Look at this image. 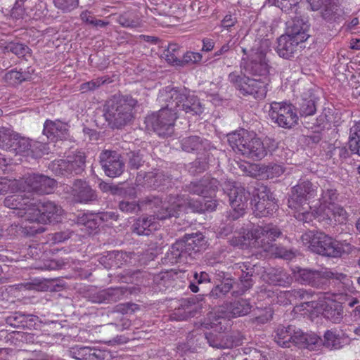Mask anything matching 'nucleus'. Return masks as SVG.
<instances>
[{
	"instance_id": "15",
	"label": "nucleus",
	"mask_w": 360,
	"mask_h": 360,
	"mask_svg": "<svg viewBox=\"0 0 360 360\" xmlns=\"http://www.w3.org/2000/svg\"><path fill=\"white\" fill-rule=\"evenodd\" d=\"M251 205L253 213L257 217H267L272 214L277 209L273 194L266 186L263 185L256 189Z\"/></svg>"
},
{
	"instance_id": "45",
	"label": "nucleus",
	"mask_w": 360,
	"mask_h": 360,
	"mask_svg": "<svg viewBox=\"0 0 360 360\" xmlns=\"http://www.w3.org/2000/svg\"><path fill=\"white\" fill-rule=\"evenodd\" d=\"M300 337H298L299 341L297 342V346L299 347L313 349L314 347L319 346L322 344L323 339L316 334L304 333L300 329Z\"/></svg>"
},
{
	"instance_id": "58",
	"label": "nucleus",
	"mask_w": 360,
	"mask_h": 360,
	"mask_svg": "<svg viewBox=\"0 0 360 360\" xmlns=\"http://www.w3.org/2000/svg\"><path fill=\"white\" fill-rule=\"evenodd\" d=\"M127 156L128 158V166L130 169H138L145 162L140 150L129 151L127 153Z\"/></svg>"
},
{
	"instance_id": "59",
	"label": "nucleus",
	"mask_w": 360,
	"mask_h": 360,
	"mask_svg": "<svg viewBox=\"0 0 360 360\" xmlns=\"http://www.w3.org/2000/svg\"><path fill=\"white\" fill-rule=\"evenodd\" d=\"M48 150L49 148L46 144L39 141H30V147L27 156H30L33 158H39L44 154H47Z\"/></svg>"
},
{
	"instance_id": "18",
	"label": "nucleus",
	"mask_w": 360,
	"mask_h": 360,
	"mask_svg": "<svg viewBox=\"0 0 360 360\" xmlns=\"http://www.w3.org/2000/svg\"><path fill=\"white\" fill-rule=\"evenodd\" d=\"M331 275L326 269H312L299 268L296 273L297 281L305 285L319 289H326L327 278Z\"/></svg>"
},
{
	"instance_id": "1",
	"label": "nucleus",
	"mask_w": 360,
	"mask_h": 360,
	"mask_svg": "<svg viewBox=\"0 0 360 360\" xmlns=\"http://www.w3.org/2000/svg\"><path fill=\"white\" fill-rule=\"evenodd\" d=\"M301 238L312 252L330 258L349 255L354 248L347 240H338L324 232L316 230L305 232Z\"/></svg>"
},
{
	"instance_id": "19",
	"label": "nucleus",
	"mask_w": 360,
	"mask_h": 360,
	"mask_svg": "<svg viewBox=\"0 0 360 360\" xmlns=\"http://www.w3.org/2000/svg\"><path fill=\"white\" fill-rule=\"evenodd\" d=\"M127 292V287L108 288L89 292L87 298L92 303L112 304L124 299Z\"/></svg>"
},
{
	"instance_id": "8",
	"label": "nucleus",
	"mask_w": 360,
	"mask_h": 360,
	"mask_svg": "<svg viewBox=\"0 0 360 360\" xmlns=\"http://www.w3.org/2000/svg\"><path fill=\"white\" fill-rule=\"evenodd\" d=\"M165 103V106L147 116L145 121L148 127H152L158 136L162 137L171 136L174 133V122L177 118L176 112L169 108L167 103Z\"/></svg>"
},
{
	"instance_id": "30",
	"label": "nucleus",
	"mask_w": 360,
	"mask_h": 360,
	"mask_svg": "<svg viewBox=\"0 0 360 360\" xmlns=\"http://www.w3.org/2000/svg\"><path fill=\"white\" fill-rule=\"evenodd\" d=\"M72 194L77 201L88 202L96 199V192L84 181L77 179L72 187Z\"/></svg>"
},
{
	"instance_id": "44",
	"label": "nucleus",
	"mask_w": 360,
	"mask_h": 360,
	"mask_svg": "<svg viewBox=\"0 0 360 360\" xmlns=\"http://www.w3.org/2000/svg\"><path fill=\"white\" fill-rule=\"evenodd\" d=\"M226 321V319L219 313L210 312L207 314V318L202 326L205 328H213L215 331H221L226 329L224 324Z\"/></svg>"
},
{
	"instance_id": "52",
	"label": "nucleus",
	"mask_w": 360,
	"mask_h": 360,
	"mask_svg": "<svg viewBox=\"0 0 360 360\" xmlns=\"http://www.w3.org/2000/svg\"><path fill=\"white\" fill-rule=\"evenodd\" d=\"M339 193L338 191L333 187H326L322 190L321 196L320 198L321 205L319 207H323L326 208L327 205L335 204V201L338 198Z\"/></svg>"
},
{
	"instance_id": "2",
	"label": "nucleus",
	"mask_w": 360,
	"mask_h": 360,
	"mask_svg": "<svg viewBox=\"0 0 360 360\" xmlns=\"http://www.w3.org/2000/svg\"><path fill=\"white\" fill-rule=\"evenodd\" d=\"M138 101L130 95L113 96L104 105V116L112 129H122L134 118Z\"/></svg>"
},
{
	"instance_id": "21",
	"label": "nucleus",
	"mask_w": 360,
	"mask_h": 360,
	"mask_svg": "<svg viewBox=\"0 0 360 360\" xmlns=\"http://www.w3.org/2000/svg\"><path fill=\"white\" fill-rule=\"evenodd\" d=\"M348 217L349 214L345 209L337 203L327 205L326 208L319 207L316 211V218L327 224H330L333 219L339 224H346Z\"/></svg>"
},
{
	"instance_id": "6",
	"label": "nucleus",
	"mask_w": 360,
	"mask_h": 360,
	"mask_svg": "<svg viewBox=\"0 0 360 360\" xmlns=\"http://www.w3.org/2000/svg\"><path fill=\"white\" fill-rule=\"evenodd\" d=\"M229 82L243 96H251L255 99H264L267 93V77L252 78L242 72H232L228 75Z\"/></svg>"
},
{
	"instance_id": "39",
	"label": "nucleus",
	"mask_w": 360,
	"mask_h": 360,
	"mask_svg": "<svg viewBox=\"0 0 360 360\" xmlns=\"http://www.w3.org/2000/svg\"><path fill=\"white\" fill-rule=\"evenodd\" d=\"M252 305L248 300L239 299L229 304L228 307L229 317L244 316L251 311Z\"/></svg>"
},
{
	"instance_id": "28",
	"label": "nucleus",
	"mask_w": 360,
	"mask_h": 360,
	"mask_svg": "<svg viewBox=\"0 0 360 360\" xmlns=\"http://www.w3.org/2000/svg\"><path fill=\"white\" fill-rule=\"evenodd\" d=\"M262 269L261 266L256 264L249 272L246 271L245 274H240L238 281L236 282V290L233 291V295H243L250 290L255 283V278L262 272Z\"/></svg>"
},
{
	"instance_id": "56",
	"label": "nucleus",
	"mask_w": 360,
	"mask_h": 360,
	"mask_svg": "<svg viewBox=\"0 0 360 360\" xmlns=\"http://www.w3.org/2000/svg\"><path fill=\"white\" fill-rule=\"evenodd\" d=\"M152 278L153 283L158 286L160 290L164 288H168L172 283V274L168 271H162L155 275L149 276Z\"/></svg>"
},
{
	"instance_id": "47",
	"label": "nucleus",
	"mask_w": 360,
	"mask_h": 360,
	"mask_svg": "<svg viewBox=\"0 0 360 360\" xmlns=\"http://www.w3.org/2000/svg\"><path fill=\"white\" fill-rule=\"evenodd\" d=\"M274 311L271 307H257L253 310L250 321L252 323L264 324L271 320Z\"/></svg>"
},
{
	"instance_id": "61",
	"label": "nucleus",
	"mask_w": 360,
	"mask_h": 360,
	"mask_svg": "<svg viewBox=\"0 0 360 360\" xmlns=\"http://www.w3.org/2000/svg\"><path fill=\"white\" fill-rule=\"evenodd\" d=\"M328 348L338 349L340 347V340L339 335L331 330H327L324 335L322 344Z\"/></svg>"
},
{
	"instance_id": "35",
	"label": "nucleus",
	"mask_w": 360,
	"mask_h": 360,
	"mask_svg": "<svg viewBox=\"0 0 360 360\" xmlns=\"http://www.w3.org/2000/svg\"><path fill=\"white\" fill-rule=\"evenodd\" d=\"M323 316L334 323H340L343 318L342 304L335 300L326 302L323 308Z\"/></svg>"
},
{
	"instance_id": "37",
	"label": "nucleus",
	"mask_w": 360,
	"mask_h": 360,
	"mask_svg": "<svg viewBox=\"0 0 360 360\" xmlns=\"http://www.w3.org/2000/svg\"><path fill=\"white\" fill-rule=\"evenodd\" d=\"M267 282L274 285L288 286L292 283V277L282 269H270L266 273L265 278Z\"/></svg>"
},
{
	"instance_id": "25",
	"label": "nucleus",
	"mask_w": 360,
	"mask_h": 360,
	"mask_svg": "<svg viewBox=\"0 0 360 360\" xmlns=\"http://www.w3.org/2000/svg\"><path fill=\"white\" fill-rule=\"evenodd\" d=\"M301 44L299 41H295L293 37L284 34L277 39L275 50L279 57L291 60L297 54L298 47Z\"/></svg>"
},
{
	"instance_id": "32",
	"label": "nucleus",
	"mask_w": 360,
	"mask_h": 360,
	"mask_svg": "<svg viewBox=\"0 0 360 360\" xmlns=\"http://www.w3.org/2000/svg\"><path fill=\"white\" fill-rule=\"evenodd\" d=\"M6 323L14 328L32 329L36 325V316L15 311L8 316Z\"/></svg>"
},
{
	"instance_id": "9",
	"label": "nucleus",
	"mask_w": 360,
	"mask_h": 360,
	"mask_svg": "<svg viewBox=\"0 0 360 360\" xmlns=\"http://www.w3.org/2000/svg\"><path fill=\"white\" fill-rule=\"evenodd\" d=\"M317 189L318 185L316 183L314 184L307 179H300L297 184L292 188V193L288 200L289 207L301 212L304 210L302 204L305 203L309 199L314 198L316 195ZM302 214L303 215V219H305L307 221L309 219L311 220V214L302 212Z\"/></svg>"
},
{
	"instance_id": "46",
	"label": "nucleus",
	"mask_w": 360,
	"mask_h": 360,
	"mask_svg": "<svg viewBox=\"0 0 360 360\" xmlns=\"http://www.w3.org/2000/svg\"><path fill=\"white\" fill-rule=\"evenodd\" d=\"M16 140H13L11 148L8 151L27 156L29 148L30 147V140L20 136L17 133Z\"/></svg>"
},
{
	"instance_id": "54",
	"label": "nucleus",
	"mask_w": 360,
	"mask_h": 360,
	"mask_svg": "<svg viewBox=\"0 0 360 360\" xmlns=\"http://www.w3.org/2000/svg\"><path fill=\"white\" fill-rule=\"evenodd\" d=\"M4 51L8 53H12L19 58L25 57L30 53V49L21 43L11 41L4 46Z\"/></svg>"
},
{
	"instance_id": "48",
	"label": "nucleus",
	"mask_w": 360,
	"mask_h": 360,
	"mask_svg": "<svg viewBox=\"0 0 360 360\" xmlns=\"http://www.w3.org/2000/svg\"><path fill=\"white\" fill-rule=\"evenodd\" d=\"M17 133L11 127H0V149L8 150L13 140H16Z\"/></svg>"
},
{
	"instance_id": "29",
	"label": "nucleus",
	"mask_w": 360,
	"mask_h": 360,
	"mask_svg": "<svg viewBox=\"0 0 360 360\" xmlns=\"http://www.w3.org/2000/svg\"><path fill=\"white\" fill-rule=\"evenodd\" d=\"M309 24L308 21L300 17H295L288 26L285 34L293 37L295 41L304 43L309 37Z\"/></svg>"
},
{
	"instance_id": "33",
	"label": "nucleus",
	"mask_w": 360,
	"mask_h": 360,
	"mask_svg": "<svg viewBox=\"0 0 360 360\" xmlns=\"http://www.w3.org/2000/svg\"><path fill=\"white\" fill-rule=\"evenodd\" d=\"M138 309V305L131 302L119 304L115 307L113 311L110 313L112 318L119 319L121 323H117L122 329H129L131 326V321L124 316L129 312H134Z\"/></svg>"
},
{
	"instance_id": "60",
	"label": "nucleus",
	"mask_w": 360,
	"mask_h": 360,
	"mask_svg": "<svg viewBox=\"0 0 360 360\" xmlns=\"http://www.w3.org/2000/svg\"><path fill=\"white\" fill-rule=\"evenodd\" d=\"M118 207L120 211L127 214H138L141 211V206L139 205V200L129 201L123 200L120 201Z\"/></svg>"
},
{
	"instance_id": "53",
	"label": "nucleus",
	"mask_w": 360,
	"mask_h": 360,
	"mask_svg": "<svg viewBox=\"0 0 360 360\" xmlns=\"http://www.w3.org/2000/svg\"><path fill=\"white\" fill-rule=\"evenodd\" d=\"M203 184V197L212 198V195L218 190L220 184L219 181L210 176H205L202 177Z\"/></svg>"
},
{
	"instance_id": "3",
	"label": "nucleus",
	"mask_w": 360,
	"mask_h": 360,
	"mask_svg": "<svg viewBox=\"0 0 360 360\" xmlns=\"http://www.w3.org/2000/svg\"><path fill=\"white\" fill-rule=\"evenodd\" d=\"M158 99L160 103H167L169 108L176 113L182 110L192 115H200L204 111L200 99L186 89L167 86L160 91Z\"/></svg>"
},
{
	"instance_id": "36",
	"label": "nucleus",
	"mask_w": 360,
	"mask_h": 360,
	"mask_svg": "<svg viewBox=\"0 0 360 360\" xmlns=\"http://www.w3.org/2000/svg\"><path fill=\"white\" fill-rule=\"evenodd\" d=\"M70 355L77 360H101V351L90 347L75 346L70 350Z\"/></svg>"
},
{
	"instance_id": "27",
	"label": "nucleus",
	"mask_w": 360,
	"mask_h": 360,
	"mask_svg": "<svg viewBox=\"0 0 360 360\" xmlns=\"http://www.w3.org/2000/svg\"><path fill=\"white\" fill-rule=\"evenodd\" d=\"M326 3L323 6L321 11V18L327 22H336L343 18L345 13L341 7L343 0H325Z\"/></svg>"
},
{
	"instance_id": "40",
	"label": "nucleus",
	"mask_w": 360,
	"mask_h": 360,
	"mask_svg": "<svg viewBox=\"0 0 360 360\" xmlns=\"http://www.w3.org/2000/svg\"><path fill=\"white\" fill-rule=\"evenodd\" d=\"M32 72L27 70H17L16 69L11 70L6 72L4 75L5 82L9 85L15 86L21 84L25 81L30 80L32 78Z\"/></svg>"
},
{
	"instance_id": "4",
	"label": "nucleus",
	"mask_w": 360,
	"mask_h": 360,
	"mask_svg": "<svg viewBox=\"0 0 360 360\" xmlns=\"http://www.w3.org/2000/svg\"><path fill=\"white\" fill-rule=\"evenodd\" d=\"M227 137L230 146L236 153L252 160H260L267 154L261 139L244 129L230 133Z\"/></svg>"
},
{
	"instance_id": "7",
	"label": "nucleus",
	"mask_w": 360,
	"mask_h": 360,
	"mask_svg": "<svg viewBox=\"0 0 360 360\" xmlns=\"http://www.w3.org/2000/svg\"><path fill=\"white\" fill-rule=\"evenodd\" d=\"M139 205L141 210L157 209L154 211V215L158 220H165L172 217H176L181 207L174 196H169L168 200L163 202L161 197L155 195H148L139 199Z\"/></svg>"
},
{
	"instance_id": "41",
	"label": "nucleus",
	"mask_w": 360,
	"mask_h": 360,
	"mask_svg": "<svg viewBox=\"0 0 360 360\" xmlns=\"http://www.w3.org/2000/svg\"><path fill=\"white\" fill-rule=\"evenodd\" d=\"M236 283L231 277L224 278L221 284L214 286L211 291L206 294L210 298L219 299L226 296L230 290L235 286Z\"/></svg>"
},
{
	"instance_id": "38",
	"label": "nucleus",
	"mask_w": 360,
	"mask_h": 360,
	"mask_svg": "<svg viewBox=\"0 0 360 360\" xmlns=\"http://www.w3.org/2000/svg\"><path fill=\"white\" fill-rule=\"evenodd\" d=\"M156 217L150 215L138 219L132 225V231L138 235L149 236L156 229Z\"/></svg>"
},
{
	"instance_id": "24",
	"label": "nucleus",
	"mask_w": 360,
	"mask_h": 360,
	"mask_svg": "<svg viewBox=\"0 0 360 360\" xmlns=\"http://www.w3.org/2000/svg\"><path fill=\"white\" fill-rule=\"evenodd\" d=\"M300 334V328L295 326H278L275 330L274 340L281 347L288 348L292 345L297 346Z\"/></svg>"
},
{
	"instance_id": "17",
	"label": "nucleus",
	"mask_w": 360,
	"mask_h": 360,
	"mask_svg": "<svg viewBox=\"0 0 360 360\" xmlns=\"http://www.w3.org/2000/svg\"><path fill=\"white\" fill-rule=\"evenodd\" d=\"M99 163L109 177L120 176L124 170V162L120 154L115 150H103L99 155Z\"/></svg>"
},
{
	"instance_id": "16",
	"label": "nucleus",
	"mask_w": 360,
	"mask_h": 360,
	"mask_svg": "<svg viewBox=\"0 0 360 360\" xmlns=\"http://www.w3.org/2000/svg\"><path fill=\"white\" fill-rule=\"evenodd\" d=\"M63 212L61 207L53 202H44L39 208L35 200L32 214L29 216V221L43 224L58 222Z\"/></svg>"
},
{
	"instance_id": "62",
	"label": "nucleus",
	"mask_w": 360,
	"mask_h": 360,
	"mask_svg": "<svg viewBox=\"0 0 360 360\" xmlns=\"http://www.w3.org/2000/svg\"><path fill=\"white\" fill-rule=\"evenodd\" d=\"M190 205L194 208L195 211L198 212H212L215 210L217 207V201L213 199L208 200H203V202H191Z\"/></svg>"
},
{
	"instance_id": "5",
	"label": "nucleus",
	"mask_w": 360,
	"mask_h": 360,
	"mask_svg": "<svg viewBox=\"0 0 360 360\" xmlns=\"http://www.w3.org/2000/svg\"><path fill=\"white\" fill-rule=\"evenodd\" d=\"M207 242L200 232L186 234L176 240L169 248L167 257L171 263L185 262L189 257L195 258L200 252L205 250Z\"/></svg>"
},
{
	"instance_id": "23",
	"label": "nucleus",
	"mask_w": 360,
	"mask_h": 360,
	"mask_svg": "<svg viewBox=\"0 0 360 360\" xmlns=\"http://www.w3.org/2000/svg\"><path fill=\"white\" fill-rule=\"evenodd\" d=\"M312 296L313 293L311 291L304 289H294L280 292L277 298L278 302L284 305L291 304L292 302H296L297 300H305L304 304L307 307L316 309L318 307V303L314 300L308 301Z\"/></svg>"
},
{
	"instance_id": "26",
	"label": "nucleus",
	"mask_w": 360,
	"mask_h": 360,
	"mask_svg": "<svg viewBox=\"0 0 360 360\" xmlns=\"http://www.w3.org/2000/svg\"><path fill=\"white\" fill-rule=\"evenodd\" d=\"M68 123L59 120H46L44 124L43 134L51 141L66 139L68 136Z\"/></svg>"
},
{
	"instance_id": "14",
	"label": "nucleus",
	"mask_w": 360,
	"mask_h": 360,
	"mask_svg": "<svg viewBox=\"0 0 360 360\" xmlns=\"http://www.w3.org/2000/svg\"><path fill=\"white\" fill-rule=\"evenodd\" d=\"M86 156L83 152L79 151L72 155L68 156L65 160L54 161L51 169L57 176H69L81 174L85 168Z\"/></svg>"
},
{
	"instance_id": "63",
	"label": "nucleus",
	"mask_w": 360,
	"mask_h": 360,
	"mask_svg": "<svg viewBox=\"0 0 360 360\" xmlns=\"http://www.w3.org/2000/svg\"><path fill=\"white\" fill-rule=\"evenodd\" d=\"M270 44L271 43L269 39H260L254 45L251 49L250 54H255V56H263L264 58H266V55L270 50Z\"/></svg>"
},
{
	"instance_id": "34",
	"label": "nucleus",
	"mask_w": 360,
	"mask_h": 360,
	"mask_svg": "<svg viewBox=\"0 0 360 360\" xmlns=\"http://www.w3.org/2000/svg\"><path fill=\"white\" fill-rule=\"evenodd\" d=\"M198 310V306L193 298L184 299L178 307L174 309L172 315L176 320H185L189 317L194 316Z\"/></svg>"
},
{
	"instance_id": "12",
	"label": "nucleus",
	"mask_w": 360,
	"mask_h": 360,
	"mask_svg": "<svg viewBox=\"0 0 360 360\" xmlns=\"http://www.w3.org/2000/svg\"><path fill=\"white\" fill-rule=\"evenodd\" d=\"M269 115L274 122L283 128L290 129L297 124L295 108L287 102H272Z\"/></svg>"
},
{
	"instance_id": "57",
	"label": "nucleus",
	"mask_w": 360,
	"mask_h": 360,
	"mask_svg": "<svg viewBox=\"0 0 360 360\" xmlns=\"http://www.w3.org/2000/svg\"><path fill=\"white\" fill-rule=\"evenodd\" d=\"M210 281V275L205 271H200V273L195 271L193 273V281L191 282L188 288L193 292H197L200 290L197 284L202 285L209 283Z\"/></svg>"
},
{
	"instance_id": "55",
	"label": "nucleus",
	"mask_w": 360,
	"mask_h": 360,
	"mask_svg": "<svg viewBox=\"0 0 360 360\" xmlns=\"http://www.w3.org/2000/svg\"><path fill=\"white\" fill-rule=\"evenodd\" d=\"M259 172L260 174L264 175L267 179H273L281 176L284 170L281 165L270 163L267 165L260 166Z\"/></svg>"
},
{
	"instance_id": "31",
	"label": "nucleus",
	"mask_w": 360,
	"mask_h": 360,
	"mask_svg": "<svg viewBox=\"0 0 360 360\" xmlns=\"http://www.w3.org/2000/svg\"><path fill=\"white\" fill-rule=\"evenodd\" d=\"M181 147L184 151L200 153L211 150L213 146L210 142L198 136H189L181 140Z\"/></svg>"
},
{
	"instance_id": "11",
	"label": "nucleus",
	"mask_w": 360,
	"mask_h": 360,
	"mask_svg": "<svg viewBox=\"0 0 360 360\" xmlns=\"http://www.w3.org/2000/svg\"><path fill=\"white\" fill-rule=\"evenodd\" d=\"M223 190L229 196V202L233 209L231 213L233 219H237L242 217L248 207L250 193L238 182H225Z\"/></svg>"
},
{
	"instance_id": "43",
	"label": "nucleus",
	"mask_w": 360,
	"mask_h": 360,
	"mask_svg": "<svg viewBox=\"0 0 360 360\" xmlns=\"http://www.w3.org/2000/svg\"><path fill=\"white\" fill-rule=\"evenodd\" d=\"M150 274L139 269H126L120 274V278L122 282L126 283H142L144 278H148Z\"/></svg>"
},
{
	"instance_id": "10",
	"label": "nucleus",
	"mask_w": 360,
	"mask_h": 360,
	"mask_svg": "<svg viewBox=\"0 0 360 360\" xmlns=\"http://www.w3.org/2000/svg\"><path fill=\"white\" fill-rule=\"evenodd\" d=\"M16 187L22 192H27L31 197L33 193L49 194L56 185V181L41 174L32 173L25 174L15 182Z\"/></svg>"
},
{
	"instance_id": "22",
	"label": "nucleus",
	"mask_w": 360,
	"mask_h": 360,
	"mask_svg": "<svg viewBox=\"0 0 360 360\" xmlns=\"http://www.w3.org/2000/svg\"><path fill=\"white\" fill-rule=\"evenodd\" d=\"M240 68L247 74L262 78L267 77L270 65L268 63V60L263 56L250 54L247 59H242Z\"/></svg>"
},
{
	"instance_id": "64",
	"label": "nucleus",
	"mask_w": 360,
	"mask_h": 360,
	"mask_svg": "<svg viewBox=\"0 0 360 360\" xmlns=\"http://www.w3.org/2000/svg\"><path fill=\"white\" fill-rule=\"evenodd\" d=\"M316 111L315 102L312 99H303L300 104L301 117H307L313 115Z\"/></svg>"
},
{
	"instance_id": "42",
	"label": "nucleus",
	"mask_w": 360,
	"mask_h": 360,
	"mask_svg": "<svg viewBox=\"0 0 360 360\" xmlns=\"http://www.w3.org/2000/svg\"><path fill=\"white\" fill-rule=\"evenodd\" d=\"M102 219L99 214H79L77 217L76 223L85 226L89 231H94L101 225Z\"/></svg>"
},
{
	"instance_id": "51",
	"label": "nucleus",
	"mask_w": 360,
	"mask_h": 360,
	"mask_svg": "<svg viewBox=\"0 0 360 360\" xmlns=\"http://www.w3.org/2000/svg\"><path fill=\"white\" fill-rule=\"evenodd\" d=\"M163 54L168 63L177 66L181 64V53L178 44H169Z\"/></svg>"
},
{
	"instance_id": "50",
	"label": "nucleus",
	"mask_w": 360,
	"mask_h": 360,
	"mask_svg": "<svg viewBox=\"0 0 360 360\" xmlns=\"http://www.w3.org/2000/svg\"><path fill=\"white\" fill-rule=\"evenodd\" d=\"M266 4L275 6L286 13L296 12L299 0H266Z\"/></svg>"
},
{
	"instance_id": "49",
	"label": "nucleus",
	"mask_w": 360,
	"mask_h": 360,
	"mask_svg": "<svg viewBox=\"0 0 360 360\" xmlns=\"http://www.w3.org/2000/svg\"><path fill=\"white\" fill-rule=\"evenodd\" d=\"M348 143L352 153L360 155V122L351 127Z\"/></svg>"
},
{
	"instance_id": "13",
	"label": "nucleus",
	"mask_w": 360,
	"mask_h": 360,
	"mask_svg": "<svg viewBox=\"0 0 360 360\" xmlns=\"http://www.w3.org/2000/svg\"><path fill=\"white\" fill-rule=\"evenodd\" d=\"M250 235L251 239L255 240V245L265 252H269L274 248L276 239L283 236V232L277 225L267 224L252 229Z\"/></svg>"
},
{
	"instance_id": "20",
	"label": "nucleus",
	"mask_w": 360,
	"mask_h": 360,
	"mask_svg": "<svg viewBox=\"0 0 360 360\" xmlns=\"http://www.w3.org/2000/svg\"><path fill=\"white\" fill-rule=\"evenodd\" d=\"M34 202L35 200L30 195L19 193L7 196L4 200V205L10 209L18 210V214L29 221V216L32 214Z\"/></svg>"
}]
</instances>
